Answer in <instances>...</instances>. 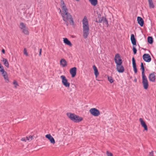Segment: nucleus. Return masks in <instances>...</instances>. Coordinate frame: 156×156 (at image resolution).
<instances>
[{
	"mask_svg": "<svg viewBox=\"0 0 156 156\" xmlns=\"http://www.w3.org/2000/svg\"><path fill=\"white\" fill-rule=\"evenodd\" d=\"M83 36L85 39L87 38L89 34V25L87 19L84 16L82 20Z\"/></svg>",
	"mask_w": 156,
	"mask_h": 156,
	"instance_id": "1",
	"label": "nucleus"
},
{
	"mask_svg": "<svg viewBox=\"0 0 156 156\" xmlns=\"http://www.w3.org/2000/svg\"><path fill=\"white\" fill-rule=\"evenodd\" d=\"M67 116L72 121L76 122H79L83 120V118L76 115L74 113L68 112L66 113Z\"/></svg>",
	"mask_w": 156,
	"mask_h": 156,
	"instance_id": "2",
	"label": "nucleus"
},
{
	"mask_svg": "<svg viewBox=\"0 0 156 156\" xmlns=\"http://www.w3.org/2000/svg\"><path fill=\"white\" fill-rule=\"evenodd\" d=\"M61 15L64 21L68 20L71 25H74V22L72 16L68 12L64 13H62Z\"/></svg>",
	"mask_w": 156,
	"mask_h": 156,
	"instance_id": "3",
	"label": "nucleus"
},
{
	"mask_svg": "<svg viewBox=\"0 0 156 156\" xmlns=\"http://www.w3.org/2000/svg\"><path fill=\"white\" fill-rule=\"evenodd\" d=\"M142 83L144 89L147 90L148 87V82L146 76H142Z\"/></svg>",
	"mask_w": 156,
	"mask_h": 156,
	"instance_id": "4",
	"label": "nucleus"
},
{
	"mask_svg": "<svg viewBox=\"0 0 156 156\" xmlns=\"http://www.w3.org/2000/svg\"><path fill=\"white\" fill-rule=\"evenodd\" d=\"M119 63H117L116 65L117 70L119 73H122L124 71V68L123 66L122 65V63L121 61L119 60Z\"/></svg>",
	"mask_w": 156,
	"mask_h": 156,
	"instance_id": "5",
	"label": "nucleus"
},
{
	"mask_svg": "<svg viewBox=\"0 0 156 156\" xmlns=\"http://www.w3.org/2000/svg\"><path fill=\"white\" fill-rule=\"evenodd\" d=\"M89 112L91 115L94 116H98L100 114L99 111L95 108H91L89 110Z\"/></svg>",
	"mask_w": 156,
	"mask_h": 156,
	"instance_id": "6",
	"label": "nucleus"
},
{
	"mask_svg": "<svg viewBox=\"0 0 156 156\" xmlns=\"http://www.w3.org/2000/svg\"><path fill=\"white\" fill-rule=\"evenodd\" d=\"M62 80V83L63 85L66 87H69L70 86V83H69L65 76L62 75L60 76Z\"/></svg>",
	"mask_w": 156,
	"mask_h": 156,
	"instance_id": "7",
	"label": "nucleus"
},
{
	"mask_svg": "<svg viewBox=\"0 0 156 156\" xmlns=\"http://www.w3.org/2000/svg\"><path fill=\"white\" fill-rule=\"evenodd\" d=\"M142 58L146 62H149L151 60V58L150 55L148 54H144Z\"/></svg>",
	"mask_w": 156,
	"mask_h": 156,
	"instance_id": "8",
	"label": "nucleus"
},
{
	"mask_svg": "<svg viewBox=\"0 0 156 156\" xmlns=\"http://www.w3.org/2000/svg\"><path fill=\"white\" fill-rule=\"evenodd\" d=\"M76 70L77 68L76 67H74L70 69L69 72L72 77H74L76 75Z\"/></svg>",
	"mask_w": 156,
	"mask_h": 156,
	"instance_id": "9",
	"label": "nucleus"
},
{
	"mask_svg": "<svg viewBox=\"0 0 156 156\" xmlns=\"http://www.w3.org/2000/svg\"><path fill=\"white\" fill-rule=\"evenodd\" d=\"M119 60L121 61V62H122L120 55L118 53L116 54L114 57V61L116 64H117V63H119Z\"/></svg>",
	"mask_w": 156,
	"mask_h": 156,
	"instance_id": "10",
	"label": "nucleus"
},
{
	"mask_svg": "<svg viewBox=\"0 0 156 156\" xmlns=\"http://www.w3.org/2000/svg\"><path fill=\"white\" fill-rule=\"evenodd\" d=\"M45 137L49 140L50 143L53 144L55 143V140L53 137L50 134H47L45 135Z\"/></svg>",
	"mask_w": 156,
	"mask_h": 156,
	"instance_id": "11",
	"label": "nucleus"
},
{
	"mask_svg": "<svg viewBox=\"0 0 156 156\" xmlns=\"http://www.w3.org/2000/svg\"><path fill=\"white\" fill-rule=\"evenodd\" d=\"M132 62L134 70V72L135 73H136L137 72V69L136 67V61L134 57L132 58Z\"/></svg>",
	"mask_w": 156,
	"mask_h": 156,
	"instance_id": "12",
	"label": "nucleus"
},
{
	"mask_svg": "<svg viewBox=\"0 0 156 156\" xmlns=\"http://www.w3.org/2000/svg\"><path fill=\"white\" fill-rule=\"evenodd\" d=\"M139 121L141 123V124L142 126L144 128V129L145 130H147V127L145 122L142 119L140 118L139 119Z\"/></svg>",
	"mask_w": 156,
	"mask_h": 156,
	"instance_id": "13",
	"label": "nucleus"
},
{
	"mask_svg": "<svg viewBox=\"0 0 156 156\" xmlns=\"http://www.w3.org/2000/svg\"><path fill=\"white\" fill-rule=\"evenodd\" d=\"M138 23L141 27H143L144 24V21L143 19L140 17L138 16L137 17Z\"/></svg>",
	"mask_w": 156,
	"mask_h": 156,
	"instance_id": "14",
	"label": "nucleus"
},
{
	"mask_svg": "<svg viewBox=\"0 0 156 156\" xmlns=\"http://www.w3.org/2000/svg\"><path fill=\"white\" fill-rule=\"evenodd\" d=\"M148 78L150 81L152 82H154L155 80V78L154 73L150 74Z\"/></svg>",
	"mask_w": 156,
	"mask_h": 156,
	"instance_id": "15",
	"label": "nucleus"
},
{
	"mask_svg": "<svg viewBox=\"0 0 156 156\" xmlns=\"http://www.w3.org/2000/svg\"><path fill=\"white\" fill-rule=\"evenodd\" d=\"M130 40L133 45H136V40L133 34H131V35Z\"/></svg>",
	"mask_w": 156,
	"mask_h": 156,
	"instance_id": "16",
	"label": "nucleus"
},
{
	"mask_svg": "<svg viewBox=\"0 0 156 156\" xmlns=\"http://www.w3.org/2000/svg\"><path fill=\"white\" fill-rule=\"evenodd\" d=\"M60 64L63 67H65L67 65V62L63 58H62L60 60Z\"/></svg>",
	"mask_w": 156,
	"mask_h": 156,
	"instance_id": "17",
	"label": "nucleus"
},
{
	"mask_svg": "<svg viewBox=\"0 0 156 156\" xmlns=\"http://www.w3.org/2000/svg\"><path fill=\"white\" fill-rule=\"evenodd\" d=\"M102 17L101 18L100 14H98V16L96 19L95 21L97 23H101L102 21Z\"/></svg>",
	"mask_w": 156,
	"mask_h": 156,
	"instance_id": "18",
	"label": "nucleus"
},
{
	"mask_svg": "<svg viewBox=\"0 0 156 156\" xmlns=\"http://www.w3.org/2000/svg\"><path fill=\"white\" fill-rule=\"evenodd\" d=\"M63 42L66 44L70 46H71L72 45L70 41L67 38H63Z\"/></svg>",
	"mask_w": 156,
	"mask_h": 156,
	"instance_id": "19",
	"label": "nucleus"
},
{
	"mask_svg": "<svg viewBox=\"0 0 156 156\" xmlns=\"http://www.w3.org/2000/svg\"><path fill=\"white\" fill-rule=\"evenodd\" d=\"M93 68L94 71V74L96 77H97L99 75V73L98 70L95 66L94 65L93 66Z\"/></svg>",
	"mask_w": 156,
	"mask_h": 156,
	"instance_id": "20",
	"label": "nucleus"
},
{
	"mask_svg": "<svg viewBox=\"0 0 156 156\" xmlns=\"http://www.w3.org/2000/svg\"><path fill=\"white\" fill-rule=\"evenodd\" d=\"M2 61L3 62L5 66H6L7 68L9 67V63L7 59L3 58L2 60Z\"/></svg>",
	"mask_w": 156,
	"mask_h": 156,
	"instance_id": "21",
	"label": "nucleus"
},
{
	"mask_svg": "<svg viewBox=\"0 0 156 156\" xmlns=\"http://www.w3.org/2000/svg\"><path fill=\"white\" fill-rule=\"evenodd\" d=\"M140 69L142 70V75H145L144 73V71H145V69L144 67V64L143 62H141V65H140Z\"/></svg>",
	"mask_w": 156,
	"mask_h": 156,
	"instance_id": "22",
	"label": "nucleus"
},
{
	"mask_svg": "<svg viewBox=\"0 0 156 156\" xmlns=\"http://www.w3.org/2000/svg\"><path fill=\"white\" fill-rule=\"evenodd\" d=\"M91 4L94 6H95L98 3L97 0H89Z\"/></svg>",
	"mask_w": 156,
	"mask_h": 156,
	"instance_id": "23",
	"label": "nucleus"
},
{
	"mask_svg": "<svg viewBox=\"0 0 156 156\" xmlns=\"http://www.w3.org/2000/svg\"><path fill=\"white\" fill-rule=\"evenodd\" d=\"M147 41L150 44H152L153 42V38L152 37L148 36L147 37Z\"/></svg>",
	"mask_w": 156,
	"mask_h": 156,
	"instance_id": "24",
	"label": "nucleus"
},
{
	"mask_svg": "<svg viewBox=\"0 0 156 156\" xmlns=\"http://www.w3.org/2000/svg\"><path fill=\"white\" fill-rule=\"evenodd\" d=\"M149 2V6L150 8H153L154 7V6L152 2V0H148Z\"/></svg>",
	"mask_w": 156,
	"mask_h": 156,
	"instance_id": "25",
	"label": "nucleus"
},
{
	"mask_svg": "<svg viewBox=\"0 0 156 156\" xmlns=\"http://www.w3.org/2000/svg\"><path fill=\"white\" fill-rule=\"evenodd\" d=\"M102 19L103 20L102 21L104 23H105V25H107V27H108V21L107 19H106V17L103 16Z\"/></svg>",
	"mask_w": 156,
	"mask_h": 156,
	"instance_id": "26",
	"label": "nucleus"
},
{
	"mask_svg": "<svg viewBox=\"0 0 156 156\" xmlns=\"http://www.w3.org/2000/svg\"><path fill=\"white\" fill-rule=\"evenodd\" d=\"M22 30L23 33L27 35L29 34V32L27 27H26Z\"/></svg>",
	"mask_w": 156,
	"mask_h": 156,
	"instance_id": "27",
	"label": "nucleus"
},
{
	"mask_svg": "<svg viewBox=\"0 0 156 156\" xmlns=\"http://www.w3.org/2000/svg\"><path fill=\"white\" fill-rule=\"evenodd\" d=\"M20 27L21 30H22L26 27L25 25L23 23L21 22L20 23Z\"/></svg>",
	"mask_w": 156,
	"mask_h": 156,
	"instance_id": "28",
	"label": "nucleus"
},
{
	"mask_svg": "<svg viewBox=\"0 0 156 156\" xmlns=\"http://www.w3.org/2000/svg\"><path fill=\"white\" fill-rule=\"evenodd\" d=\"M3 76L4 78V79L5 80L6 82L7 83L9 81V80L7 74L5 75H4Z\"/></svg>",
	"mask_w": 156,
	"mask_h": 156,
	"instance_id": "29",
	"label": "nucleus"
},
{
	"mask_svg": "<svg viewBox=\"0 0 156 156\" xmlns=\"http://www.w3.org/2000/svg\"><path fill=\"white\" fill-rule=\"evenodd\" d=\"M62 9L63 10V13L66 12H68V9L66 8V5L62 6Z\"/></svg>",
	"mask_w": 156,
	"mask_h": 156,
	"instance_id": "30",
	"label": "nucleus"
},
{
	"mask_svg": "<svg viewBox=\"0 0 156 156\" xmlns=\"http://www.w3.org/2000/svg\"><path fill=\"white\" fill-rule=\"evenodd\" d=\"M34 136L33 135V136H29L28 137V136H27L26 137V139L27 140H29V141H31L32 139H33V138Z\"/></svg>",
	"mask_w": 156,
	"mask_h": 156,
	"instance_id": "31",
	"label": "nucleus"
},
{
	"mask_svg": "<svg viewBox=\"0 0 156 156\" xmlns=\"http://www.w3.org/2000/svg\"><path fill=\"white\" fill-rule=\"evenodd\" d=\"M108 80L111 83H112L114 82L111 76H108Z\"/></svg>",
	"mask_w": 156,
	"mask_h": 156,
	"instance_id": "32",
	"label": "nucleus"
},
{
	"mask_svg": "<svg viewBox=\"0 0 156 156\" xmlns=\"http://www.w3.org/2000/svg\"><path fill=\"white\" fill-rule=\"evenodd\" d=\"M133 50L134 54H135L136 53L137 49L134 46H133Z\"/></svg>",
	"mask_w": 156,
	"mask_h": 156,
	"instance_id": "33",
	"label": "nucleus"
},
{
	"mask_svg": "<svg viewBox=\"0 0 156 156\" xmlns=\"http://www.w3.org/2000/svg\"><path fill=\"white\" fill-rule=\"evenodd\" d=\"M23 53L26 56H28V55L27 52V50L26 48H24L23 50Z\"/></svg>",
	"mask_w": 156,
	"mask_h": 156,
	"instance_id": "34",
	"label": "nucleus"
},
{
	"mask_svg": "<svg viewBox=\"0 0 156 156\" xmlns=\"http://www.w3.org/2000/svg\"><path fill=\"white\" fill-rule=\"evenodd\" d=\"M106 154L107 156H113V154L111 152H109L108 151L106 152Z\"/></svg>",
	"mask_w": 156,
	"mask_h": 156,
	"instance_id": "35",
	"label": "nucleus"
},
{
	"mask_svg": "<svg viewBox=\"0 0 156 156\" xmlns=\"http://www.w3.org/2000/svg\"><path fill=\"white\" fill-rule=\"evenodd\" d=\"M1 71H2L1 72L2 73V74L3 76L4 75H5L7 74V72L5 71L4 70L2 69Z\"/></svg>",
	"mask_w": 156,
	"mask_h": 156,
	"instance_id": "36",
	"label": "nucleus"
},
{
	"mask_svg": "<svg viewBox=\"0 0 156 156\" xmlns=\"http://www.w3.org/2000/svg\"><path fill=\"white\" fill-rule=\"evenodd\" d=\"M13 84L15 85V87L16 88V86H18L17 82L15 80H14Z\"/></svg>",
	"mask_w": 156,
	"mask_h": 156,
	"instance_id": "37",
	"label": "nucleus"
},
{
	"mask_svg": "<svg viewBox=\"0 0 156 156\" xmlns=\"http://www.w3.org/2000/svg\"><path fill=\"white\" fill-rule=\"evenodd\" d=\"M26 138H25V137H23V138H22L21 139V141H25L26 142Z\"/></svg>",
	"mask_w": 156,
	"mask_h": 156,
	"instance_id": "38",
	"label": "nucleus"
},
{
	"mask_svg": "<svg viewBox=\"0 0 156 156\" xmlns=\"http://www.w3.org/2000/svg\"><path fill=\"white\" fill-rule=\"evenodd\" d=\"M153 151H152L151 152L149 153V156H153Z\"/></svg>",
	"mask_w": 156,
	"mask_h": 156,
	"instance_id": "39",
	"label": "nucleus"
},
{
	"mask_svg": "<svg viewBox=\"0 0 156 156\" xmlns=\"http://www.w3.org/2000/svg\"><path fill=\"white\" fill-rule=\"evenodd\" d=\"M2 69H3V70H4V67H3L2 66V65L1 66H0V72H1L2 71L1 70Z\"/></svg>",
	"mask_w": 156,
	"mask_h": 156,
	"instance_id": "40",
	"label": "nucleus"
},
{
	"mask_svg": "<svg viewBox=\"0 0 156 156\" xmlns=\"http://www.w3.org/2000/svg\"><path fill=\"white\" fill-rule=\"evenodd\" d=\"M64 21L66 23V25L67 26H68L69 25V23L68 22V20Z\"/></svg>",
	"mask_w": 156,
	"mask_h": 156,
	"instance_id": "41",
	"label": "nucleus"
},
{
	"mask_svg": "<svg viewBox=\"0 0 156 156\" xmlns=\"http://www.w3.org/2000/svg\"><path fill=\"white\" fill-rule=\"evenodd\" d=\"M41 51H42V49L41 48L40 49V51H39V55L40 56L41 55Z\"/></svg>",
	"mask_w": 156,
	"mask_h": 156,
	"instance_id": "42",
	"label": "nucleus"
},
{
	"mask_svg": "<svg viewBox=\"0 0 156 156\" xmlns=\"http://www.w3.org/2000/svg\"><path fill=\"white\" fill-rule=\"evenodd\" d=\"M61 0V4H64V2L63 0Z\"/></svg>",
	"mask_w": 156,
	"mask_h": 156,
	"instance_id": "43",
	"label": "nucleus"
},
{
	"mask_svg": "<svg viewBox=\"0 0 156 156\" xmlns=\"http://www.w3.org/2000/svg\"><path fill=\"white\" fill-rule=\"evenodd\" d=\"M2 53L3 54H5V51L4 49H2Z\"/></svg>",
	"mask_w": 156,
	"mask_h": 156,
	"instance_id": "44",
	"label": "nucleus"
},
{
	"mask_svg": "<svg viewBox=\"0 0 156 156\" xmlns=\"http://www.w3.org/2000/svg\"><path fill=\"white\" fill-rule=\"evenodd\" d=\"M64 5H66L65 4V3H64V4H61V6H62H62H64Z\"/></svg>",
	"mask_w": 156,
	"mask_h": 156,
	"instance_id": "45",
	"label": "nucleus"
},
{
	"mask_svg": "<svg viewBox=\"0 0 156 156\" xmlns=\"http://www.w3.org/2000/svg\"><path fill=\"white\" fill-rule=\"evenodd\" d=\"M134 82H136V81H137V80H136V79H134Z\"/></svg>",
	"mask_w": 156,
	"mask_h": 156,
	"instance_id": "46",
	"label": "nucleus"
},
{
	"mask_svg": "<svg viewBox=\"0 0 156 156\" xmlns=\"http://www.w3.org/2000/svg\"><path fill=\"white\" fill-rule=\"evenodd\" d=\"M60 12H61V10L60 9Z\"/></svg>",
	"mask_w": 156,
	"mask_h": 156,
	"instance_id": "47",
	"label": "nucleus"
},
{
	"mask_svg": "<svg viewBox=\"0 0 156 156\" xmlns=\"http://www.w3.org/2000/svg\"><path fill=\"white\" fill-rule=\"evenodd\" d=\"M72 85H73V86H75L74 85H73V84H72Z\"/></svg>",
	"mask_w": 156,
	"mask_h": 156,
	"instance_id": "48",
	"label": "nucleus"
},
{
	"mask_svg": "<svg viewBox=\"0 0 156 156\" xmlns=\"http://www.w3.org/2000/svg\"><path fill=\"white\" fill-rule=\"evenodd\" d=\"M76 1H79V0H76Z\"/></svg>",
	"mask_w": 156,
	"mask_h": 156,
	"instance_id": "49",
	"label": "nucleus"
},
{
	"mask_svg": "<svg viewBox=\"0 0 156 156\" xmlns=\"http://www.w3.org/2000/svg\"><path fill=\"white\" fill-rule=\"evenodd\" d=\"M76 1H79V0H76Z\"/></svg>",
	"mask_w": 156,
	"mask_h": 156,
	"instance_id": "50",
	"label": "nucleus"
}]
</instances>
